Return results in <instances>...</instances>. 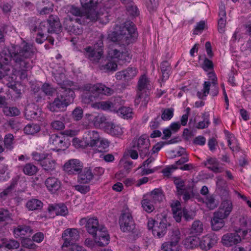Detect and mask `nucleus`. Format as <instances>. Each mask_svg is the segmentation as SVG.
Returning a JSON list of instances; mask_svg holds the SVG:
<instances>
[{
    "mask_svg": "<svg viewBox=\"0 0 251 251\" xmlns=\"http://www.w3.org/2000/svg\"><path fill=\"white\" fill-rule=\"evenodd\" d=\"M204 230V226L200 220H195L192 223L189 228L190 234L193 236H198L202 233Z\"/></svg>",
    "mask_w": 251,
    "mask_h": 251,
    "instance_id": "nucleus-30",
    "label": "nucleus"
},
{
    "mask_svg": "<svg viewBox=\"0 0 251 251\" xmlns=\"http://www.w3.org/2000/svg\"><path fill=\"white\" fill-rule=\"evenodd\" d=\"M219 19L218 21V31L220 33H223L224 32V28L226 23L225 19L226 12L225 5L223 4L219 6Z\"/></svg>",
    "mask_w": 251,
    "mask_h": 251,
    "instance_id": "nucleus-27",
    "label": "nucleus"
},
{
    "mask_svg": "<svg viewBox=\"0 0 251 251\" xmlns=\"http://www.w3.org/2000/svg\"><path fill=\"white\" fill-rule=\"evenodd\" d=\"M115 112H116L120 116L124 118H129L132 116V110L129 107H122L118 108Z\"/></svg>",
    "mask_w": 251,
    "mask_h": 251,
    "instance_id": "nucleus-46",
    "label": "nucleus"
},
{
    "mask_svg": "<svg viewBox=\"0 0 251 251\" xmlns=\"http://www.w3.org/2000/svg\"><path fill=\"white\" fill-rule=\"evenodd\" d=\"M140 139L141 137L135 138L132 142V150L130 151L129 153L130 156L133 159H136L138 157V153L136 149L139 151H140Z\"/></svg>",
    "mask_w": 251,
    "mask_h": 251,
    "instance_id": "nucleus-36",
    "label": "nucleus"
},
{
    "mask_svg": "<svg viewBox=\"0 0 251 251\" xmlns=\"http://www.w3.org/2000/svg\"><path fill=\"white\" fill-rule=\"evenodd\" d=\"M217 240L218 237L216 235L210 233L203 236L201 240H200V246L202 250L207 251L215 245Z\"/></svg>",
    "mask_w": 251,
    "mask_h": 251,
    "instance_id": "nucleus-16",
    "label": "nucleus"
},
{
    "mask_svg": "<svg viewBox=\"0 0 251 251\" xmlns=\"http://www.w3.org/2000/svg\"><path fill=\"white\" fill-rule=\"evenodd\" d=\"M96 146L99 152H103L108 148L109 143L107 140L100 138L99 143Z\"/></svg>",
    "mask_w": 251,
    "mask_h": 251,
    "instance_id": "nucleus-55",
    "label": "nucleus"
},
{
    "mask_svg": "<svg viewBox=\"0 0 251 251\" xmlns=\"http://www.w3.org/2000/svg\"><path fill=\"white\" fill-rule=\"evenodd\" d=\"M222 241L225 246L230 247L239 243L241 238L236 233H229L223 235Z\"/></svg>",
    "mask_w": 251,
    "mask_h": 251,
    "instance_id": "nucleus-21",
    "label": "nucleus"
},
{
    "mask_svg": "<svg viewBox=\"0 0 251 251\" xmlns=\"http://www.w3.org/2000/svg\"><path fill=\"white\" fill-rule=\"evenodd\" d=\"M233 209L231 201L226 200L222 201L218 210L214 212L211 220L212 230L218 231L225 226L224 219L230 214Z\"/></svg>",
    "mask_w": 251,
    "mask_h": 251,
    "instance_id": "nucleus-4",
    "label": "nucleus"
},
{
    "mask_svg": "<svg viewBox=\"0 0 251 251\" xmlns=\"http://www.w3.org/2000/svg\"><path fill=\"white\" fill-rule=\"evenodd\" d=\"M143 79H142V81ZM150 86L149 84H147V82L145 84H143V82L142 81V96L143 94H145V97L144 100H142V104H143L144 107L147 108V104L150 100L149 96L150 95L149 88Z\"/></svg>",
    "mask_w": 251,
    "mask_h": 251,
    "instance_id": "nucleus-41",
    "label": "nucleus"
},
{
    "mask_svg": "<svg viewBox=\"0 0 251 251\" xmlns=\"http://www.w3.org/2000/svg\"><path fill=\"white\" fill-rule=\"evenodd\" d=\"M135 25L131 21L117 26L115 30L108 35L109 39L119 45L120 49H110L108 52V57L115 62L123 64L129 62L131 57L126 46L133 43L137 34Z\"/></svg>",
    "mask_w": 251,
    "mask_h": 251,
    "instance_id": "nucleus-1",
    "label": "nucleus"
},
{
    "mask_svg": "<svg viewBox=\"0 0 251 251\" xmlns=\"http://www.w3.org/2000/svg\"><path fill=\"white\" fill-rule=\"evenodd\" d=\"M180 239L181 233L179 229L177 228L172 229L170 237V241L172 242L173 244H174L177 246Z\"/></svg>",
    "mask_w": 251,
    "mask_h": 251,
    "instance_id": "nucleus-45",
    "label": "nucleus"
},
{
    "mask_svg": "<svg viewBox=\"0 0 251 251\" xmlns=\"http://www.w3.org/2000/svg\"><path fill=\"white\" fill-rule=\"evenodd\" d=\"M82 6L85 9L88 10L90 13L87 17L90 19V21H94L97 19V11L99 3L101 0H80Z\"/></svg>",
    "mask_w": 251,
    "mask_h": 251,
    "instance_id": "nucleus-12",
    "label": "nucleus"
},
{
    "mask_svg": "<svg viewBox=\"0 0 251 251\" xmlns=\"http://www.w3.org/2000/svg\"><path fill=\"white\" fill-rule=\"evenodd\" d=\"M117 68V64L114 61L108 60L104 65L100 66V70L105 72L115 71Z\"/></svg>",
    "mask_w": 251,
    "mask_h": 251,
    "instance_id": "nucleus-49",
    "label": "nucleus"
},
{
    "mask_svg": "<svg viewBox=\"0 0 251 251\" xmlns=\"http://www.w3.org/2000/svg\"><path fill=\"white\" fill-rule=\"evenodd\" d=\"M161 119L163 121H169L174 116V109L173 108L162 109L161 110Z\"/></svg>",
    "mask_w": 251,
    "mask_h": 251,
    "instance_id": "nucleus-50",
    "label": "nucleus"
},
{
    "mask_svg": "<svg viewBox=\"0 0 251 251\" xmlns=\"http://www.w3.org/2000/svg\"><path fill=\"white\" fill-rule=\"evenodd\" d=\"M95 238V242L100 246H105L107 245L110 241L109 235L106 230V228L104 226L102 230H99L97 232L96 236H93Z\"/></svg>",
    "mask_w": 251,
    "mask_h": 251,
    "instance_id": "nucleus-23",
    "label": "nucleus"
},
{
    "mask_svg": "<svg viewBox=\"0 0 251 251\" xmlns=\"http://www.w3.org/2000/svg\"><path fill=\"white\" fill-rule=\"evenodd\" d=\"M152 198L155 201L161 202L164 199V195L161 190L155 189L151 193Z\"/></svg>",
    "mask_w": 251,
    "mask_h": 251,
    "instance_id": "nucleus-54",
    "label": "nucleus"
},
{
    "mask_svg": "<svg viewBox=\"0 0 251 251\" xmlns=\"http://www.w3.org/2000/svg\"><path fill=\"white\" fill-rule=\"evenodd\" d=\"M154 161L153 157H149L142 164V176L148 175L154 172V170L150 169V164Z\"/></svg>",
    "mask_w": 251,
    "mask_h": 251,
    "instance_id": "nucleus-42",
    "label": "nucleus"
},
{
    "mask_svg": "<svg viewBox=\"0 0 251 251\" xmlns=\"http://www.w3.org/2000/svg\"><path fill=\"white\" fill-rule=\"evenodd\" d=\"M22 246L26 248L33 249L36 248L37 246L33 243V240L29 238H25L22 241Z\"/></svg>",
    "mask_w": 251,
    "mask_h": 251,
    "instance_id": "nucleus-63",
    "label": "nucleus"
},
{
    "mask_svg": "<svg viewBox=\"0 0 251 251\" xmlns=\"http://www.w3.org/2000/svg\"><path fill=\"white\" fill-rule=\"evenodd\" d=\"M88 120L96 128L100 127L101 125L105 123L106 117L102 114L94 113H88Z\"/></svg>",
    "mask_w": 251,
    "mask_h": 251,
    "instance_id": "nucleus-24",
    "label": "nucleus"
},
{
    "mask_svg": "<svg viewBox=\"0 0 251 251\" xmlns=\"http://www.w3.org/2000/svg\"><path fill=\"white\" fill-rule=\"evenodd\" d=\"M94 176V175L91 170L85 168L81 173L78 174L77 180L81 183H89L93 179Z\"/></svg>",
    "mask_w": 251,
    "mask_h": 251,
    "instance_id": "nucleus-28",
    "label": "nucleus"
},
{
    "mask_svg": "<svg viewBox=\"0 0 251 251\" xmlns=\"http://www.w3.org/2000/svg\"><path fill=\"white\" fill-rule=\"evenodd\" d=\"M85 10V14H84L81 12V11L79 8L75 6H72L70 10V12L73 15L78 17V18H80V17H83L84 21H87V20H89V22H90V19L87 17V15L90 13V11H88V10Z\"/></svg>",
    "mask_w": 251,
    "mask_h": 251,
    "instance_id": "nucleus-43",
    "label": "nucleus"
},
{
    "mask_svg": "<svg viewBox=\"0 0 251 251\" xmlns=\"http://www.w3.org/2000/svg\"><path fill=\"white\" fill-rule=\"evenodd\" d=\"M33 232V230L29 226L25 225H19L17 227L14 228L13 233L15 237L18 238L28 233Z\"/></svg>",
    "mask_w": 251,
    "mask_h": 251,
    "instance_id": "nucleus-33",
    "label": "nucleus"
},
{
    "mask_svg": "<svg viewBox=\"0 0 251 251\" xmlns=\"http://www.w3.org/2000/svg\"><path fill=\"white\" fill-rule=\"evenodd\" d=\"M11 214L6 209L0 210V222H7L11 219Z\"/></svg>",
    "mask_w": 251,
    "mask_h": 251,
    "instance_id": "nucleus-59",
    "label": "nucleus"
},
{
    "mask_svg": "<svg viewBox=\"0 0 251 251\" xmlns=\"http://www.w3.org/2000/svg\"><path fill=\"white\" fill-rule=\"evenodd\" d=\"M36 52V49L31 44L25 43L22 47L16 46L13 51V60L16 66L22 68H31L32 63L29 59L32 58Z\"/></svg>",
    "mask_w": 251,
    "mask_h": 251,
    "instance_id": "nucleus-3",
    "label": "nucleus"
},
{
    "mask_svg": "<svg viewBox=\"0 0 251 251\" xmlns=\"http://www.w3.org/2000/svg\"><path fill=\"white\" fill-rule=\"evenodd\" d=\"M23 171L25 175L31 176L35 175L38 172V168L34 164L28 163L24 166Z\"/></svg>",
    "mask_w": 251,
    "mask_h": 251,
    "instance_id": "nucleus-39",
    "label": "nucleus"
},
{
    "mask_svg": "<svg viewBox=\"0 0 251 251\" xmlns=\"http://www.w3.org/2000/svg\"><path fill=\"white\" fill-rule=\"evenodd\" d=\"M73 88L74 89H78L82 91L91 92L92 94L98 97L100 95L109 96L113 93V91L111 89L106 87L102 84H97L93 85L87 84L82 86L76 85L73 87Z\"/></svg>",
    "mask_w": 251,
    "mask_h": 251,
    "instance_id": "nucleus-6",
    "label": "nucleus"
},
{
    "mask_svg": "<svg viewBox=\"0 0 251 251\" xmlns=\"http://www.w3.org/2000/svg\"><path fill=\"white\" fill-rule=\"evenodd\" d=\"M59 91L63 93L57 96L53 102L49 103L48 108L52 112H57L66 108L73 101L75 94L73 87L76 85L69 79H64L59 83Z\"/></svg>",
    "mask_w": 251,
    "mask_h": 251,
    "instance_id": "nucleus-2",
    "label": "nucleus"
},
{
    "mask_svg": "<svg viewBox=\"0 0 251 251\" xmlns=\"http://www.w3.org/2000/svg\"><path fill=\"white\" fill-rule=\"evenodd\" d=\"M73 119L75 121H80L83 116V110L80 107H76L72 113Z\"/></svg>",
    "mask_w": 251,
    "mask_h": 251,
    "instance_id": "nucleus-52",
    "label": "nucleus"
},
{
    "mask_svg": "<svg viewBox=\"0 0 251 251\" xmlns=\"http://www.w3.org/2000/svg\"><path fill=\"white\" fill-rule=\"evenodd\" d=\"M205 203L207 206L210 210H213L218 206V202L213 196H208L205 200Z\"/></svg>",
    "mask_w": 251,
    "mask_h": 251,
    "instance_id": "nucleus-57",
    "label": "nucleus"
},
{
    "mask_svg": "<svg viewBox=\"0 0 251 251\" xmlns=\"http://www.w3.org/2000/svg\"><path fill=\"white\" fill-rule=\"evenodd\" d=\"M105 130L109 134L115 136H120L123 133V129L121 126L111 122L106 124Z\"/></svg>",
    "mask_w": 251,
    "mask_h": 251,
    "instance_id": "nucleus-26",
    "label": "nucleus"
},
{
    "mask_svg": "<svg viewBox=\"0 0 251 251\" xmlns=\"http://www.w3.org/2000/svg\"><path fill=\"white\" fill-rule=\"evenodd\" d=\"M174 183L176 188L177 194L181 196L187 189L185 187V182L183 180L179 178H176L174 180Z\"/></svg>",
    "mask_w": 251,
    "mask_h": 251,
    "instance_id": "nucleus-47",
    "label": "nucleus"
},
{
    "mask_svg": "<svg viewBox=\"0 0 251 251\" xmlns=\"http://www.w3.org/2000/svg\"><path fill=\"white\" fill-rule=\"evenodd\" d=\"M45 185L47 190L52 194L56 193L61 187L60 180L58 178L53 176L48 177L45 181Z\"/></svg>",
    "mask_w": 251,
    "mask_h": 251,
    "instance_id": "nucleus-18",
    "label": "nucleus"
},
{
    "mask_svg": "<svg viewBox=\"0 0 251 251\" xmlns=\"http://www.w3.org/2000/svg\"><path fill=\"white\" fill-rule=\"evenodd\" d=\"M73 144L76 148H85L88 147L86 142L84 139V136L82 139L75 138L73 140Z\"/></svg>",
    "mask_w": 251,
    "mask_h": 251,
    "instance_id": "nucleus-56",
    "label": "nucleus"
},
{
    "mask_svg": "<svg viewBox=\"0 0 251 251\" xmlns=\"http://www.w3.org/2000/svg\"><path fill=\"white\" fill-rule=\"evenodd\" d=\"M88 22V21H84L83 17H80L75 19H67L65 20L63 25L65 29L70 34L80 35L83 32L82 25Z\"/></svg>",
    "mask_w": 251,
    "mask_h": 251,
    "instance_id": "nucleus-7",
    "label": "nucleus"
},
{
    "mask_svg": "<svg viewBox=\"0 0 251 251\" xmlns=\"http://www.w3.org/2000/svg\"><path fill=\"white\" fill-rule=\"evenodd\" d=\"M104 37V35L100 34L93 47L89 46L84 49L85 56L91 61L98 62L102 56Z\"/></svg>",
    "mask_w": 251,
    "mask_h": 251,
    "instance_id": "nucleus-5",
    "label": "nucleus"
},
{
    "mask_svg": "<svg viewBox=\"0 0 251 251\" xmlns=\"http://www.w3.org/2000/svg\"><path fill=\"white\" fill-rule=\"evenodd\" d=\"M49 25L50 29H48L51 33H58L61 30V25L59 18L57 16L50 15L46 21Z\"/></svg>",
    "mask_w": 251,
    "mask_h": 251,
    "instance_id": "nucleus-22",
    "label": "nucleus"
},
{
    "mask_svg": "<svg viewBox=\"0 0 251 251\" xmlns=\"http://www.w3.org/2000/svg\"><path fill=\"white\" fill-rule=\"evenodd\" d=\"M202 68L206 72L209 71V72L207 73V76L209 78H216L215 74L212 71L213 64L212 61L207 58H205L202 64Z\"/></svg>",
    "mask_w": 251,
    "mask_h": 251,
    "instance_id": "nucleus-34",
    "label": "nucleus"
},
{
    "mask_svg": "<svg viewBox=\"0 0 251 251\" xmlns=\"http://www.w3.org/2000/svg\"><path fill=\"white\" fill-rule=\"evenodd\" d=\"M13 59V51L10 52L8 49L4 47L0 51V64L1 65V68L5 65H8L11 59Z\"/></svg>",
    "mask_w": 251,
    "mask_h": 251,
    "instance_id": "nucleus-29",
    "label": "nucleus"
},
{
    "mask_svg": "<svg viewBox=\"0 0 251 251\" xmlns=\"http://www.w3.org/2000/svg\"><path fill=\"white\" fill-rule=\"evenodd\" d=\"M49 142L52 149L57 151L65 150L70 145L68 138L62 134H53L51 135Z\"/></svg>",
    "mask_w": 251,
    "mask_h": 251,
    "instance_id": "nucleus-9",
    "label": "nucleus"
},
{
    "mask_svg": "<svg viewBox=\"0 0 251 251\" xmlns=\"http://www.w3.org/2000/svg\"><path fill=\"white\" fill-rule=\"evenodd\" d=\"M200 239L196 236L188 237L184 241V245L188 249H192L200 245Z\"/></svg>",
    "mask_w": 251,
    "mask_h": 251,
    "instance_id": "nucleus-35",
    "label": "nucleus"
},
{
    "mask_svg": "<svg viewBox=\"0 0 251 251\" xmlns=\"http://www.w3.org/2000/svg\"><path fill=\"white\" fill-rule=\"evenodd\" d=\"M81 221L86 223L85 226L86 230L93 236H96L97 232L99 230H102L104 226L102 225L99 224L98 219L97 218H83Z\"/></svg>",
    "mask_w": 251,
    "mask_h": 251,
    "instance_id": "nucleus-13",
    "label": "nucleus"
},
{
    "mask_svg": "<svg viewBox=\"0 0 251 251\" xmlns=\"http://www.w3.org/2000/svg\"><path fill=\"white\" fill-rule=\"evenodd\" d=\"M212 82L205 81L203 84V89L201 91H198L197 93V96L201 100L205 99L209 93L212 96H216L219 93L218 86L216 81L213 79Z\"/></svg>",
    "mask_w": 251,
    "mask_h": 251,
    "instance_id": "nucleus-10",
    "label": "nucleus"
},
{
    "mask_svg": "<svg viewBox=\"0 0 251 251\" xmlns=\"http://www.w3.org/2000/svg\"><path fill=\"white\" fill-rule=\"evenodd\" d=\"M48 210L50 212H54L56 215L65 216L68 213L67 206L63 203L50 205Z\"/></svg>",
    "mask_w": 251,
    "mask_h": 251,
    "instance_id": "nucleus-25",
    "label": "nucleus"
},
{
    "mask_svg": "<svg viewBox=\"0 0 251 251\" xmlns=\"http://www.w3.org/2000/svg\"><path fill=\"white\" fill-rule=\"evenodd\" d=\"M159 221L156 222L154 228L152 230L153 235L158 238L163 237L167 232L168 227L171 226L165 215H162Z\"/></svg>",
    "mask_w": 251,
    "mask_h": 251,
    "instance_id": "nucleus-11",
    "label": "nucleus"
},
{
    "mask_svg": "<svg viewBox=\"0 0 251 251\" xmlns=\"http://www.w3.org/2000/svg\"><path fill=\"white\" fill-rule=\"evenodd\" d=\"M87 147H93L99 142L100 136L99 133L96 130H89L84 135Z\"/></svg>",
    "mask_w": 251,
    "mask_h": 251,
    "instance_id": "nucleus-20",
    "label": "nucleus"
},
{
    "mask_svg": "<svg viewBox=\"0 0 251 251\" xmlns=\"http://www.w3.org/2000/svg\"><path fill=\"white\" fill-rule=\"evenodd\" d=\"M42 202L36 199H33L29 200L26 204V207L29 210H35L41 209L43 207Z\"/></svg>",
    "mask_w": 251,
    "mask_h": 251,
    "instance_id": "nucleus-37",
    "label": "nucleus"
},
{
    "mask_svg": "<svg viewBox=\"0 0 251 251\" xmlns=\"http://www.w3.org/2000/svg\"><path fill=\"white\" fill-rule=\"evenodd\" d=\"M142 207L148 213H151L154 209V206L151 202L147 200L142 201Z\"/></svg>",
    "mask_w": 251,
    "mask_h": 251,
    "instance_id": "nucleus-62",
    "label": "nucleus"
},
{
    "mask_svg": "<svg viewBox=\"0 0 251 251\" xmlns=\"http://www.w3.org/2000/svg\"><path fill=\"white\" fill-rule=\"evenodd\" d=\"M40 126L38 124H29L24 128V131L26 134L33 135L40 131Z\"/></svg>",
    "mask_w": 251,
    "mask_h": 251,
    "instance_id": "nucleus-40",
    "label": "nucleus"
},
{
    "mask_svg": "<svg viewBox=\"0 0 251 251\" xmlns=\"http://www.w3.org/2000/svg\"><path fill=\"white\" fill-rule=\"evenodd\" d=\"M137 71L135 68L128 67L125 70L118 72L116 74V76L119 78H133L137 75Z\"/></svg>",
    "mask_w": 251,
    "mask_h": 251,
    "instance_id": "nucleus-31",
    "label": "nucleus"
},
{
    "mask_svg": "<svg viewBox=\"0 0 251 251\" xmlns=\"http://www.w3.org/2000/svg\"><path fill=\"white\" fill-rule=\"evenodd\" d=\"M205 166L215 173L222 172L221 169L219 167V162L216 158L210 157L207 159L204 162Z\"/></svg>",
    "mask_w": 251,
    "mask_h": 251,
    "instance_id": "nucleus-32",
    "label": "nucleus"
},
{
    "mask_svg": "<svg viewBox=\"0 0 251 251\" xmlns=\"http://www.w3.org/2000/svg\"><path fill=\"white\" fill-rule=\"evenodd\" d=\"M3 112L6 116H16L20 114V112L16 107H4Z\"/></svg>",
    "mask_w": 251,
    "mask_h": 251,
    "instance_id": "nucleus-51",
    "label": "nucleus"
},
{
    "mask_svg": "<svg viewBox=\"0 0 251 251\" xmlns=\"http://www.w3.org/2000/svg\"><path fill=\"white\" fill-rule=\"evenodd\" d=\"M14 136L12 134H7L4 136V143L5 146L9 149H11L13 147Z\"/></svg>",
    "mask_w": 251,
    "mask_h": 251,
    "instance_id": "nucleus-61",
    "label": "nucleus"
},
{
    "mask_svg": "<svg viewBox=\"0 0 251 251\" xmlns=\"http://www.w3.org/2000/svg\"><path fill=\"white\" fill-rule=\"evenodd\" d=\"M43 113L36 107L35 105L28 106L25 110V116L27 119H35L41 121L43 119Z\"/></svg>",
    "mask_w": 251,
    "mask_h": 251,
    "instance_id": "nucleus-17",
    "label": "nucleus"
},
{
    "mask_svg": "<svg viewBox=\"0 0 251 251\" xmlns=\"http://www.w3.org/2000/svg\"><path fill=\"white\" fill-rule=\"evenodd\" d=\"M176 247V245L173 244L172 242L170 241L162 244L161 249L165 251H175V248Z\"/></svg>",
    "mask_w": 251,
    "mask_h": 251,
    "instance_id": "nucleus-64",
    "label": "nucleus"
},
{
    "mask_svg": "<svg viewBox=\"0 0 251 251\" xmlns=\"http://www.w3.org/2000/svg\"><path fill=\"white\" fill-rule=\"evenodd\" d=\"M146 6L150 12L154 11L158 6V0H145Z\"/></svg>",
    "mask_w": 251,
    "mask_h": 251,
    "instance_id": "nucleus-60",
    "label": "nucleus"
},
{
    "mask_svg": "<svg viewBox=\"0 0 251 251\" xmlns=\"http://www.w3.org/2000/svg\"><path fill=\"white\" fill-rule=\"evenodd\" d=\"M79 237V232L76 228L66 229L62 234V238L64 240L62 247H68L71 244L77 241Z\"/></svg>",
    "mask_w": 251,
    "mask_h": 251,
    "instance_id": "nucleus-14",
    "label": "nucleus"
},
{
    "mask_svg": "<svg viewBox=\"0 0 251 251\" xmlns=\"http://www.w3.org/2000/svg\"><path fill=\"white\" fill-rule=\"evenodd\" d=\"M83 167V164L79 160L72 159L65 163L63 169L69 175H76L81 172Z\"/></svg>",
    "mask_w": 251,
    "mask_h": 251,
    "instance_id": "nucleus-15",
    "label": "nucleus"
},
{
    "mask_svg": "<svg viewBox=\"0 0 251 251\" xmlns=\"http://www.w3.org/2000/svg\"><path fill=\"white\" fill-rule=\"evenodd\" d=\"M202 118L203 119V121L199 122L196 126V128L198 129L205 128L209 126L210 123L209 121V115L206 112H204L202 114Z\"/></svg>",
    "mask_w": 251,
    "mask_h": 251,
    "instance_id": "nucleus-48",
    "label": "nucleus"
},
{
    "mask_svg": "<svg viewBox=\"0 0 251 251\" xmlns=\"http://www.w3.org/2000/svg\"><path fill=\"white\" fill-rule=\"evenodd\" d=\"M40 165L46 172L51 173L55 170L57 163L52 155L48 153L43 161L40 163Z\"/></svg>",
    "mask_w": 251,
    "mask_h": 251,
    "instance_id": "nucleus-19",
    "label": "nucleus"
},
{
    "mask_svg": "<svg viewBox=\"0 0 251 251\" xmlns=\"http://www.w3.org/2000/svg\"><path fill=\"white\" fill-rule=\"evenodd\" d=\"M117 103L118 102L114 101L112 102L110 101H101V109L103 110H110L111 111H115L117 109Z\"/></svg>",
    "mask_w": 251,
    "mask_h": 251,
    "instance_id": "nucleus-44",
    "label": "nucleus"
},
{
    "mask_svg": "<svg viewBox=\"0 0 251 251\" xmlns=\"http://www.w3.org/2000/svg\"><path fill=\"white\" fill-rule=\"evenodd\" d=\"M19 243L16 240H5L2 242V247H5V248H7L8 249H17L19 247Z\"/></svg>",
    "mask_w": 251,
    "mask_h": 251,
    "instance_id": "nucleus-53",
    "label": "nucleus"
},
{
    "mask_svg": "<svg viewBox=\"0 0 251 251\" xmlns=\"http://www.w3.org/2000/svg\"><path fill=\"white\" fill-rule=\"evenodd\" d=\"M48 29L50 28L48 23L47 21H43L41 22L38 26V33L41 32L45 35H46V33H51Z\"/></svg>",
    "mask_w": 251,
    "mask_h": 251,
    "instance_id": "nucleus-58",
    "label": "nucleus"
},
{
    "mask_svg": "<svg viewBox=\"0 0 251 251\" xmlns=\"http://www.w3.org/2000/svg\"><path fill=\"white\" fill-rule=\"evenodd\" d=\"M120 229L124 232L135 233L137 231L135 222L129 212L123 213L119 219Z\"/></svg>",
    "mask_w": 251,
    "mask_h": 251,
    "instance_id": "nucleus-8",
    "label": "nucleus"
},
{
    "mask_svg": "<svg viewBox=\"0 0 251 251\" xmlns=\"http://www.w3.org/2000/svg\"><path fill=\"white\" fill-rule=\"evenodd\" d=\"M171 65L167 61H163L160 64L162 78H168L171 74Z\"/></svg>",
    "mask_w": 251,
    "mask_h": 251,
    "instance_id": "nucleus-38",
    "label": "nucleus"
}]
</instances>
